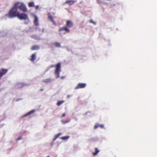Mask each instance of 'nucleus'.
<instances>
[{
    "label": "nucleus",
    "instance_id": "b1692460",
    "mask_svg": "<svg viewBox=\"0 0 157 157\" xmlns=\"http://www.w3.org/2000/svg\"><path fill=\"white\" fill-rule=\"evenodd\" d=\"M39 8V6H35V8L36 9H37Z\"/></svg>",
    "mask_w": 157,
    "mask_h": 157
},
{
    "label": "nucleus",
    "instance_id": "5701e85b",
    "mask_svg": "<svg viewBox=\"0 0 157 157\" xmlns=\"http://www.w3.org/2000/svg\"><path fill=\"white\" fill-rule=\"evenodd\" d=\"M66 116V114L65 113H63L62 116V117H65Z\"/></svg>",
    "mask_w": 157,
    "mask_h": 157
},
{
    "label": "nucleus",
    "instance_id": "cd10ccee",
    "mask_svg": "<svg viewBox=\"0 0 157 157\" xmlns=\"http://www.w3.org/2000/svg\"><path fill=\"white\" fill-rule=\"evenodd\" d=\"M46 157H49V156H47Z\"/></svg>",
    "mask_w": 157,
    "mask_h": 157
},
{
    "label": "nucleus",
    "instance_id": "7ed1b4c3",
    "mask_svg": "<svg viewBox=\"0 0 157 157\" xmlns=\"http://www.w3.org/2000/svg\"><path fill=\"white\" fill-rule=\"evenodd\" d=\"M56 67L55 71V74L57 75L56 78L59 77V73L60 71L61 64L60 63H58L56 66Z\"/></svg>",
    "mask_w": 157,
    "mask_h": 157
},
{
    "label": "nucleus",
    "instance_id": "6e6552de",
    "mask_svg": "<svg viewBox=\"0 0 157 157\" xmlns=\"http://www.w3.org/2000/svg\"><path fill=\"white\" fill-rule=\"evenodd\" d=\"M35 20L34 21V24L35 25L37 26L39 25L37 17L36 16H34Z\"/></svg>",
    "mask_w": 157,
    "mask_h": 157
},
{
    "label": "nucleus",
    "instance_id": "423d86ee",
    "mask_svg": "<svg viewBox=\"0 0 157 157\" xmlns=\"http://www.w3.org/2000/svg\"><path fill=\"white\" fill-rule=\"evenodd\" d=\"M73 24L72 22L70 21H67L66 23V25L67 27L69 28H71L73 26Z\"/></svg>",
    "mask_w": 157,
    "mask_h": 157
},
{
    "label": "nucleus",
    "instance_id": "bb28decb",
    "mask_svg": "<svg viewBox=\"0 0 157 157\" xmlns=\"http://www.w3.org/2000/svg\"><path fill=\"white\" fill-rule=\"evenodd\" d=\"M21 139V138H19L17 139V140H20Z\"/></svg>",
    "mask_w": 157,
    "mask_h": 157
},
{
    "label": "nucleus",
    "instance_id": "6ab92c4d",
    "mask_svg": "<svg viewBox=\"0 0 157 157\" xmlns=\"http://www.w3.org/2000/svg\"><path fill=\"white\" fill-rule=\"evenodd\" d=\"M69 138V137L68 136H65L62 137H61L60 139L63 140H67Z\"/></svg>",
    "mask_w": 157,
    "mask_h": 157
},
{
    "label": "nucleus",
    "instance_id": "9b49d317",
    "mask_svg": "<svg viewBox=\"0 0 157 157\" xmlns=\"http://www.w3.org/2000/svg\"><path fill=\"white\" fill-rule=\"evenodd\" d=\"M34 112H35V110H32L31 111H30V112H28L27 113H26V114L23 115L22 116V117H24L27 116L29 115H30V114L34 113Z\"/></svg>",
    "mask_w": 157,
    "mask_h": 157
},
{
    "label": "nucleus",
    "instance_id": "0eeeda50",
    "mask_svg": "<svg viewBox=\"0 0 157 157\" xmlns=\"http://www.w3.org/2000/svg\"><path fill=\"white\" fill-rule=\"evenodd\" d=\"M75 2L73 0H67L64 3L65 4H67L69 5H71L73 4Z\"/></svg>",
    "mask_w": 157,
    "mask_h": 157
},
{
    "label": "nucleus",
    "instance_id": "f03ea898",
    "mask_svg": "<svg viewBox=\"0 0 157 157\" xmlns=\"http://www.w3.org/2000/svg\"><path fill=\"white\" fill-rule=\"evenodd\" d=\"M14 6L17 10L19 9L23 12H26L27 10L25 5L22 2H17L14 3Z\"/></svg>",
    "mask_w": 157,
    "mask_h": 157
},
{
    "label": "nucleus",
    "instance_id": "f257e3e1",
    "mask_svg": "<svg viewBox=\"0 0 157 157\" xmlns=\"http://www.w3.org/2000/svg\"><path fill=\"white\" fill-rule=\"evenodd\" d=\"M6 16L10 18L17 17L21 20H26L28 19L27 14L24 13H20V12L17 11V10L14 6L11 8L8 13L6 14Z\"/></svg>",
    "mask_w": 157,
    "mask_h": 157
},
{
    "label": "nucleus",
    "instance_id": "aec40b11",
    "mask_svg": "<svg viewBox=\"0 0 157 157\" xmlns=\"http://www.w3.org/2000/svg\"><path fill=\"white\" fill-rule=\"evenodd\" d=\"M50 78H47L45 79L43 81V82H48L50 81Z\"/></svg>",
    "mask_w": 157,
    "mask_h": 157
},
{
    "label": "nucleus",
    "instance_id": "412c9836",
    "mask_svg": "<svg viewBox=\"0 0 157 157\" xmlns=\"http://www.w3.org/2000/svg\"><path fill=\"white\" fill-rule=\"evenodd\" d=\"M70 121V120H67L66 121H62V122L64 124L68 123Z\"/></svg>",
    "mask_w": 157,
    "mask_h": 157
},
{
    "label": "nucleus",
    "instance_id": "9d476101",
    "mask_svg": "<svg viewBox=\"0 0 157 157\" xmlns=\"http://www.w3.org/2000/svg\"><path fill=\"white\" fill-rule=\"evenodd\" d=\"M31 58L30 59V60L32 61H34L36 58V55L35 53L33 54L31 56Z\"/></svg>",
    "mask_w": 157,
    "mask_h": 157
},
{
    "label": "nucleus",
    "instance_id": "f8f14e48",
    "mask_svg": "<svg viewBox=\"0 0 157 157\" xmlns=\"http://www.w3.org/2000/svg\"><path fill=\"white\" fill-rule=\"evenodd\" d=\"M39 49V47L38 45L33 46L31 48V50H38Z\"/></svg>",
    "mask_w": 157,
    "mask_h": 157
},
{
    "label": "nucleus",
    "instance_id": "39448f33",
    "mask_svg": "<svg viewBox=\"0 0 157 157\" xmlns=\"http://www.w3.org/2000/svg\"><path fill=\"white\" fill-rule=\"evenodd\" d=\"M86 86V84L85 83H80L75 87V89H78L80 88H85Z\"/></svg>",
    "mask_w": 157,
    "mask_h": 157
},
{
    "label": "nucleus",
    "instance_id": "f3484780",
    "mask_svg": "<svg viewBox=\"0 0 157 157\" xmlns=\"http://www.w3.org/2000/svg\"><path fill=\"white\" fill-rule=\"evenodd\" d=\"M28 6L29 7H33L34 6V3L33 2H29L28 4Z\"/></svg>",
    "mask_w": 157,
    "mask_h": 157
},
{
    "label": "nucleus",
    "instance_id": "a211bd4d",
    "mask_svg": "<svg viewBox=\"0 0 157 157\" xmlns=\"http://www.w3.org/2000/svg\"><path fill=\"white\" fill-rule=\"evenodd\" d=\"M54 45L56 47H60L61 46L60 44L57 42H55L54 43Z\"/></svg>",
    "mask_w": 157,
    "mask_h": 157
},
{
    "label": "nucleus",
    "instance_id": "20e7f679",
    "mask_svg": "<svg viewBox=\"0 0 157 157\" xmlns=\"http://www.w3.org/2000/svg\"><path fill=\"white\" fill-rule=\"evenodd\" d=\"M60 34H65L66 33H69L70 30L66 26L60 28L59 30Z\"/></svg>",
    "mask_w": 157,
    "mask_h": 157
},
{
    "label": "nucleus",
    "instance_id": "4468645a",
    "mask_svg": "<svg viewBox=\"0 0 157 157\" xmlns=\"http://www.w3.org/2000/svg\"><path fill=\"white\" fill-rule=\"evenodd\" d=\"M95 152H93V154L94 155H96L100 151L98 150V148L97 147L95 148Z\"/></svg>",
    "mask_w": 157,
    "mask_h": 157
},
{
    "label": "nucleus",
    "instance_id": "393cba45",
    "mask_svg": "<svg viewBox=\"0 0 157 157\" xmlns=\"http://www.w3.org/2000/svg\"><path fill=\"white\" fill-rule=\"evenodd\" d=\"M98 0V2L99 3H101L102 2H101V0Z\"/></svg>",
    "mask_w": 157,
    "mask_h": 157
},
{
    "label": "nucleus",
    "instance_id": "ddd939ff",
    "mask_svg": "<svg viewBox=\"0 0 157 157\" xmlns=\"http://www.w3.org/2000/svg\"><path fill=\"white\" fill-rule=\"evenodd\" d=\"M100 127L101 128H104V125H101L99 124H96L94 126V129H95L98 128Z\"/></svg>",
    "mask_w": 157,
    "mask_h": 157
},
{
    "label": "nucleus",
    "instance_id": "4be33fe9",
    "mask_svg": "<svg viewBox=\"0 0 157 157\" xmlns=\"http://www.w3.org/2000/svg\"><path fill=\"white\" fill-rule=\"evenodd\" d=\"M90 23H93V24H95V23L93 21H92V20H90Z\"/></svg>",
    "mask_w": 157,
    "mask_h": 157
},
{
    "label": "nucleus",
    "instance_id": "a878e982",
    "mask_svg": "<svg viewBox=\"0 0 157 157\" xmlns=\"http://www.w3.org/2000/svg\"><path fill=\"white\" fill-rule=\"evenodd\" d=\"M64 78V77H63V76H62V77H61V79H63V78Z\"/></svg>",
    "mask_w": 157,
    "mask_h": 157
},
{
    "label": "nucleus",
    "instance_id": "2eb2a0df",
    "mask_svg": "<svg viewBox=\"0 0 157 157\" xmlns=\"http://www.w3.org/2000/svg\"><path fill=\"white\" fill-rule=\"evenodd\" d=\"M64 102H65V101L63 100H61V101H59L57 103L56 105L58 106H59L60 105H61V104H63V103H64Z\"/></svg>",
    "mask_w": 157,
    "mask_h": 157
},
{
    "label": "nucleus",
    "instance_id": "1a4fd4ad",
    "mask_svg": "<svg viewBox=\"0 0 157 157\" xmlns=\"http://www.w3.org/2000/svg\"><path fill=\"white\" fill-rule=\"evenodd\" d=\"M48 19L50 20L51 21H52L53 24L54 25H56V23L55 21H54V20L53 19V17L52 16H51L50 14L48 13Z\"/></svg>",
    "mask_w": 157,
    "mask_h": 157
},
{
    "label": "nucleus",
    "instance_id": "dca6fc26",
    "mask_svg": "<svg viewBox=\"0 0 157 157\" xmlns=\"http://www.w3.org/2000/svg\"><path fill=\"white\" fill-rule=\"evenodd\" d=\"M61 135V133H59L58 134H57L55 137L53 139V141H54L56 140Z\"/></svg>",
    "mask_w": 157,
    "mask_h": 157
}]
</instances>
